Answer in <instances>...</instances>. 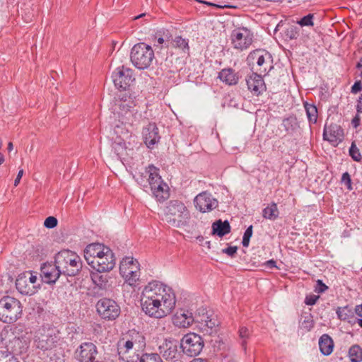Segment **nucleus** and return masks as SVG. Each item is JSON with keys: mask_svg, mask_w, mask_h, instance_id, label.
<instances>
[{"mask_svg": "<svg viewBox=\"0 0 362 362\" xmlns=\"http://www.w3.org/2000/svg\"><path fill=\"white\" fill-rule=\"evenodd\" d=\"M172 288L160 281L149 282L141 293L142 310L149 317L160 319L169 315L175 306Z\"/></svg>", "mask_w": 362, "mask_h": 362, "instance_id": "1", "label": "nucleus"}, {"mask_svg": "<svg viewBox=\"0 0 362 362\" xmlns=\"http://www.w3.org/2000/svg\"><path fill=\"white\" fill-rule=\"evenodd\" d=\"M112 112L114 117L124 125L137 126L142 118L141 112L138 109V103L136 96L125 93L115 98L112 105Z\"/></svg>", "mask_w": 362, "mask_h": 362, "instance_id": "2", "label": "nucleus"}, {"mask_svg": "<svg viewBox=\"0 0 362 362\" xmlns=\"http://www.w3.org/2000/svg\"><path fill=\"white\" fill-rule=\"evenodd\" d=\"M55 263L62 274L74 276L82 269L81 257L76 253L69 250L59 252L55 256Z\"/></svg>", "mask_w": 362, "mask_h": 362, "instance_id": "3", "label": "nucleus"}, {"mask_svg": "<svg viewBox=\"0 0 362 362\" xmlns=\"http://www.w3.org/2000/svg\"><path fill=\"white\" fill-rule=\"evenodd\" d=\"M23 306L16 298L4 296L0 300V320L11 324L16 322L22 315Z\"/></svg>", "mask_w": 362, "mask_h": 362, "instance_id": "4", "label": "nucleus"}, {"mask_svg": "<svg viewBox=\"0 0 362 362\" xmlns=\"http://www.w3.org/2000/svg\"><path fill=\"white\" fill-rule=\"evenodd\" d=\"M165 218L170 226L179 228L187 223L189 213L182 202L173 200L166 206Z\"/></svg>", "mask_w": 362, "mask_h": 362, "instance_id": "5", "label": "nucleus"}, {"mask_svg": "<svg viewBox=\"0 0 362 362\" xmlns=\"http://www.w3.org/2000/svg\"><path fill=\"white\" fill-rule=\"evenodd\" d=\"M130 59L139 69H145L151 66L154 59V52L150 45L144 42L135 45L131 51Z\"/></svg>", "mask_w": 362, "mask_h": 362, "instance_id": "6", "label": "nucleus"}, {"mask_svg": "<svg viewBox=\"0 0 362 362\" xmlns=\"http://www.w3.org/2000/svg\"><path fill=\"white\" fill-rule=\"evenodd\" d=\"M148 174V181L151 192L158 201H163L168 197L167 185L163 182L158 173V169L153 165H149L147 168Z\"/></svg>", "mask_w": 362, "mask_h": 362, "instance_id": "7", "label": "nucleus"}, {"mask_svg": "<svg viewBox=\"0 0 362 362\" xmlns=\"http://www.w3.org/2000/svg\"><path fill=\"white\" fill-rule=\"evenodd\" d=\"M119 273L130 286H134L140 276L139 264L132 257H125L119 264Z\"/></svg>", "mask_w": 362, "mask_h": 362, "instance_id": "8", "label": "nucleus"}, {"mask_svg": "<svg viewBox=\"0 0 362 362\" xmlns=\"http://www.w3.org/2000/svg\"><path fill=\"white\" fill-rule=\"evenodd\" d=\"M95 307L100 317L108 321L115 320L121 313L119 305L116 301L110 298H103L100 299Z\"/></svg>", "mask_w": 362, "mask_h": 362, "instance_id": "9", "label": "nucleus"}, {"mask_svg": "<svg viewBox=\"0 0 362 362\" xmlns=\"http://www.w3.org/2000/svg\"><path fill=\"white\" fill-rule=\"evenodd\" d=\"M253 33L246 27L234 29L230 35L233 47L243 51L249 48L253 42Z\"/></svg>", "mask_w": 362, "mask_h": 362, "instance_id": "10", "label": "nucleus"}, {"mask_svg": "<svg viewBox=\"0 0 362 362\" xmlns=\"http://www.w3.org/2000/svg\"><path fill=\"white\" fill-rule=\"evenodd\" d=\"M180 346L182 351L187 356H196L202 351L204 341L199 334L190 332L182 337Z\"/></svg>", "mask_w": 362, "mask_h": 362, "instance_id": "11", "label": "nucleus"}, {"mask_svg": "<svg viewBox=\"0 0 362 362\" xmlns=\"http://www.w3.org/2000/svg\"><path fill=\"white\" fill-rule=\"evenodd\" d=\"M113 134L112 148L118 156H122L127 148L126 143L134 137L126 127L119 126V124H116L114 127Z\"/></svg>", "mask_w": 362, "mask_h": 362, "instance_id": "12", "label": "nucleus"}, {"mask_svg": "<svg viewBox=\"0 0 362 362\" xmlns=\"http://www.w3.org/2000/svg\"><path fill=\"white\" fill-rule=\"evenodd\" d=\"M112 81L117 89L126 90L134 81L133 71L124 66H119L112 74Z\"/></svg>", "mask_w": 362, "mask_h": 362, "instance_id": "13", "label": "nucleus"}, {"mask_svg": "<svg viewBox=\"0 0 362 362\" xmlns=\"http://www.w3.org/2000/svg\"><path fill=\"white\" fill-rule=\"evenodd\" d=\"M249 59L252 62H256L259 67L258 71L261 73L269 72L272 68V55L262 49H256L252 52L249 55Z\"/></svg>", "mask_w": 362, "mask_h": 362, "instance_id": "14", "label": "nucleus"}, {"mask_svg": "<svg viewBox=\"0 0 362 362\" xmlns=\"http://www.w3.org/2000/svg\"><path fill=\"white\" fill-rule=\"evenodd\" d=\"M194 202L196 209L203 213L211 211L218 206V201L206 192L196 196Z\"/></svg>", "mask_w": 362, "mask_h": 362, "instance_id": "15", "label": "nucleus"}, {"mask_svg": "<svg viewBox=\"0 0 362 362\" xmlns=\"http://www.w3.org/2000/svg\"><path fill=\"white\" fill-rule=\"evenodd\" d=\"M98 261H90L91 267L99 273L111 271L115 266L116 259L112 250L103 255Z\"/></svg>", "mask_w": 362, "mask_h": 362, "instance_id": "16", "label": "nucleus"}, {"mask_svg": "<svg viewBox=\"0 0 362 362\" xmlns=\"http://www.w3.org/2000/svg\"><path fill=\"white\" fill-rule=\"evenodd\" d=\"M323 138L333 146H337L343 140V129L337 124L331 123L328 125L326 123L323 132Z\"/></svg>", "mask_w": 362, "mask_h": 362, "instance_id": "17", "label": "nucleus"}, {"mask_svg": "<svg viewBox=\"0 0 362 362\" xmlns=\"http://www.w3.org/2000/svg\"><path fill=\"white\" fill-rule=\"evenodd\" d=\"M97 354V347L91 342L83 343L75 353L76 358L79 362H92Z\"/></svg>", "mask_w": 362, "mask_h": 362, "instance_id": "18", "label": "nucleus"}, {"mask_svg": "<svg viewBox=\"0 0 362 362\" xmlns=\"http://www.w3.org/2000/svg\"><path fill=\"white\" fill-rule=\"evenodd\" d=\"M111 249L103 244L92 243L88 245L84 250V257L90 265V261H98Z\"/></svg>", "mask_w": 362, "mask_h": 362, "instance_id": "19", "label": "nucleus"}, {"mask_svg": "<svg viewBox=\"0 0 362 362\" xmlns=\"http://www.w3.org/2000/svg\"><path fill=\"white\" fill-rule=\"evenodd\" d=\"M41 277L42 281L46 284H54L62 274L60 269L57 267V264L54 262L44 263L41 266Z\"/></svg>", "mask_w": 362, "mask_h": 362, "instance_id": "20", "label": "nucleus"}, {"mask_svg": "<svg viewBox=\"0 0 362 362\" xmlns=\"http://www.w3.org/2000/svg\"><path fill=\"white\" fill-rule=\"evenodd\" d=\"M198 322L199 329L204 333V334L212 335L217 332V327L218 321L216 317L203 314L200 316L199 320H197Z\"/></svg>", "mask_w": 362, "mask_h": 362, "instance_id": "21", "label": "nucleus"}, {"mask_svg": "<svg viewBox=\"0 0 362 362\" xmlns=\"http://www.w3.org/2000/svg\"><path fill=\"white\" fill-rule=\"evenodd\" d=\"M142 136L148 148H152L160 139L158 128L155 123H149L143 127Z\"/></svg>", "mask_w": 362, "mask_h": 362, "instance_id": "22", "label": "nucleus"}, {"mask_svg": "<svg viewBox=\"0 0 362 362\" xmlns=\"http://www.w3.org/2000/svg\"><path fill=\"white\" fill-rule=\"evenodd\" d=\"M52 332V331L43 329V332L35 336L36 346L38 349L49 350L55 346L57 337Z\"/></svg>", "mask_w": 362, "mask_h": 362, "instance_id": "23", "label": "nucleus"}, {"mask_svg": "<svg viewBox=\"0 0 362 362\" xmlns=\"http://www.w3.org/2000/svg\"><path fill=\"white\" fill-rule=\"evenodd\" d=\"M194 320L192 313L189 310H178L173 317V325L180 328L190 327Z\"/></svg>", "mask_w": 362, "mask_h": 362, "instance_id": "24", "label": "nucleus"}, {"mask_svg": "<svg viewBox=\"0 0 362 362\" xmlns=\"http://www.w3.org/2000/svg\"><path fill=\"white\" fill-rule=\"evenodd\" d=\"M246 83L248 89L253 93V95H259L266 90L264 81L261 76L255 73H252L246 79Z\"/></svg>", "mask_w": 362, "mask_h": 362, "instance_id": "25", "label": "nucleus"}, {"mask_svg": "<svg viewBox=\"0 0 362 362\" xmlns=\"http://www.w3.org/2000/svg\"><path fill=\"white\" fill-rule=\"evenodd\" d=\"M158 351L165 359L172 360L176 357L177 354V342L171 339H165L159 346Z\"/></svg>", "mask_w": 362, "mask_h": 362, "instance_id": "26", "label": "nucleus"}, {"mask_svg": "<svg viewBox=\"0 0 362 362\" xmlns=\"http://www.w3.org/2000/svg\"><path fill=\"white\" fill-rule=\"evenodd\" d=\"M27 279L24 274H19L16 280V287L21 293L31 296L35 293L36 287L29 284Z\"/></svg>", "mask_w": 362, "mask_h": 362, "instance_id": "27", "label": "nucleus"}, {"mask_svg": "<svg viewBox=\"0 0 362 362\" xmlns=\"http://www.w3.org/2000/svg\"><path fill=\"white\" fill-rule=\"evenodd\" d=\"M134 349V346L132 344V341H129V339L126 337L122 338L121 340L118 341L117 344V351L119 356L125 360L127 362H134L133 358H129L125 355L130 352V351Z\"/></svg>", "mask_w": 362, "mask_h": 362, "instance_id": "28", "label": "nucleus"}, {"mask_svg": "<svg viewBox=\"0 0 362 362\" xmlns=\"http://www.w3.org/2000/svg\"><path fill=\"white\" fill-rule=\"evenodd\" d=\"M125 337L129 341L132 342V344L134 346V350H140L146 345L145 337L144 335L135 329L129 330Z\"/></svg>", "mask_w": 362, "mask_h": 362, "instance_id": "29", "label": "nucleus"}, {"mask_svg": "<svg viewBox=\"0 0 362 362\" xmlns=\"http://www.w3.org/2000/svg\"><path fill=\"white\" fill-rule=\"evenodd\" d=\"M218 78L229 86L237 84L239 80L237 74L230 68L222 69L218 74Z\"/></svg>", "mask_w": 362, "mask_h": 362, "instance_id": "30", "label": "nucleus"}, {"mask_svg": "<svg viewBox=\"0 0 362 362\" xmlns=\"http://www.w3.org/2000/svg\"><path fill=\"white\" fill-rule=\"evenodd\" d=\"M213 234L223 237L230 232V226L228 221L218 220L212 224Z\"/></svg>", "mask_w": 362, "mask_h": 362, "instance_id": "31", "label": "nucleus"}, {"mask_svg": "<svg viewBox=\"0 0 362 362\" xmlns=\"http://www.w3.org/2000/svg\"><path fill=\"white\" fill-rule=\"evenodd\" d=\"M319 346L321 353L325 356L329 355L334 347V343L332 338L328 334H323L319 340Z\"/></svg>", "mask_w": 362, "mask_h": 362, "instance_id": "32", "label": "nucleus"}, {"mask_svg": "<svg viewBox=\"0 0 362 362\" xmlns=\"http://www.w3.org/2000/svg\"><path fill=\"white\" fill-rule=\"evenodd\" d=\"M281 127H284L288 134H293L299 127V125L296 117L290 116L283 119Z\"/></svg>", "mask_w": 362, "mask_h": 362, "instance_id": "33", "label": "nucleus"}, {"mask_svg": "<svg viewBox=\"0 0 362 362\" xmlns=\"http://www.w3.org/2000/svg\"><path fill=\"white\" fill-rule=\"evenodd\" d=\"M279 211L277 205L274 202H272L262 211V216L269 220L274 221L279 217Z\"/></svg>", "mask_w": 362, "mask_h": 362, "instance_id": "34", "label": "nucleus"}, {"mask_svg": "<svg viewBox=\"0 0 362 362\" xmlns=\"http://www.w3.org/2000/svg\"><path fill=\"white\" fill-rule=\"evenodd\" d=\"M93 281L95 285L103 289H105L107 286V275L102 274L101 273H93L91 275Z\"/></svg>", "mask_w": 362, "mask_h": 362, "instance_id": "35", "label": "nucleus"}, {"mask_svg": "<svg viewBox=\"0 0 362 362\" xmlns=\"http://www.w3.org/2000/svg\"><path fill=\"white\" fill-rule=\"evenodd\" d=\"M304 107L306 111L308 119L310 123H316L317 119V109L313 105L305 103Z\"/></svg>", "mask_w": 362, "mask_h": 362, "instance_id": "36", "label": "nucleus"}, {"mask_svg": "<svg viewBox=\"0 0 362 362\" xmlns=\"http://www.w3.org/2000/svg\"><path fill=\"white\" fill-rule=\"evenodd\" d=\"M13 352L16 355H24L28 349V344L25 341L16 339L13 341Z\"/></svg>", "mask_w": 362, "mask_h": 362, "instance_id": "37", "label": "nucleus"}, {"mask_svg": "<svg viewBox=\"0 0 362 362\" xmlns=\"http://www.w3.org/2000/svg\"><path fill=\"white\" fill-rule=\"evenodd\" d=\"M349 356L351 362L362 361V349L358 345L352 346L349 351Z\"/></svg>", "mask_w": 362, "mask_h": 362, "instance_id": "38", "label": "nucleus"}, {"mask_svg": "<svg viewBox=\"0 0 362 362\" xmlns=\"http://www.w3.org/2000/svg\"><path fill=\"white\" fill-rule=\"evenodd\" d=\"M139 362H163V361L159 354L151 353L143 354L140 357Z\"/></svg>", "mask_w": 362, "mask_h": 362, "instance_id": "39", "label": "nucleus"}, {"mask_svg": "<svg viewBox=\"0 0 362 362\" xmlns=\"http://www.w3.org/2000/svg\"><path fill=\"white\" fill-rule=\"evenodd\" d=\"M337 314L341 320H349V317L353 315L351 310L347 307L338 308Z\"/></svg>", "mask_w": 362, "mask_h": 362, "instance_id": "40", "label": "nucleus"}, {"mask_svg": "<svg viewBox=\"0 0 362 362\" xmlns=\"http://www.w3.org/2000/svg\"><path fill=\"white\" fill-rule=\"evenodd\" d=\"M313 19H314V14L309 13L307 16L300 18L299 21H298L297 23L298 25H300L301 27H303V26L312 27L314 25Z\"/></svg>", "mask_w": 362, "mask_h": 362, "instance_id": "41", "label": "nucleus"}, {"mask_svg": "<svg viewBox=\"0 0 362 362\" xmlns=\"http://www.w3.org/2000/svg\"><path fill=\"white\" fill-rule=\"evenodd\" d=\"M0 362H19L13 354L8 351H0Z\"/></svg>", "mask_w": 362, "mask_h": 362, "instance_id": "42", "label": "nucleus"}, {"mask_svg": "<svg viewBox=\"0 0 362 362\" xmlns=\"http://www.w3.org/2000/svg\"><path fill=\"white\" fill-rule=\"evenodd\" d=\"M349 155L352 159L355 161H361L362 157L359 149L356 146L355 143L353 142L349 148Z\"/></svg>", "mask_w": 362, "mask_h": 362, "instance_id": "43", "label": "nucleus"}, {"mask_svg": "<svg viewBox=\"0 0 362 362\" xmlns=\"http://www.w3.org/2000/svg\"><path fill=\"white\" fill-rule=\"evenodd\" d=\"M285 35L291 40L297 39L299 36V29L296 26L291 25L286 29Z\"/></svg>", "mask_w": 362, "mask_h": 362, "instance_id": "44", "label": "nucleus"}, {"mask_svg": "<svg viewBox=\"0 0 362 362\" xmlns=\"http://www.w3.org/2000/svg\"><path fill=\"white\" fill-rule=\"evenodd\" d=\"M252 235V226H250L244 233L242 244L243 247H247L250 244V239Z\"/></svg>", "mask_w": 362, "mask_h": 362, "instance_id": "45", "label": "nucleus"}, {"mask_svg": "<svg viewBox=\"0 0 362 362\" xmlns=\"http://www.w3.org/2000/svg\"><path fill=\"white\" fill-rule=\"evenodd\" d=\"M174 46L182 49H188V42L187 40L182 38L180 36H176L173 40Z\"/></svg>", "mask_w": 362, "mask_h": 362, "instance_id": "46", "label": "nucleus"}, {"mask_svg": "<svg viewBox=\"0 0 362 362\" xmlns=\"http://www.w3.org/2000/svg\"><path fill=\"white\" fill-rule=\"evenodd\" d=\"M314 326V322L312 316L309 315L305 317V319L301 322V327L304 329L305 331H310Z\"/></svg>", "mask_w": 362, "mask_h": 362, "instance_id": "47", "label": "nucleus"}, {"mask_svg": "<svg viewBox=\"0 0 362 362\" xmlns=\"http://www.w3.org/2000/svg\"><path fill=\"white\" fill-rule=\"evenodd\" d=\"M250 332L245 327H242L239 329V337L242 339V346H245L246 344V339L249 338Z\"/></svg>", "mask_w": 362, "mask_h": 362, "instance_id": "48", "label": "nucleus"}, {"mask_svg": "<svg viewBox=\"0 0 362 362\" xmlns=\"http://www.w3.org/2000/svg\"><path fill=\"white\" fill-rule=\"evenodd\" d=\"M341 181L343 184H344L347 187L348 189H349V190L352 189L351 179V176L348 172H345L342 174Z\"/></svg>", "mask_w": 362, "mask_h": 362, "instance_id": "49", "label": "nucleus"}, {"mask_svg": "<svg viewBox=\"0 0 362 362\" xmlns=\"http://www.w3.org/2000/svg\"><path fill=\"white\" fill-rule=\"evenodd\" d=\"M57 225V219L54 216L47 217L45 222L44 226L47 228H53Z\"/></svg>", "mask_w": 362, "mask_h": 362, "instance_id": "50", "label": "nucleus"}, {"mask_svg": "<svg viewBox=\"0 0 362 362\" xmlns=\"http://www.w3.org/2000/svg\"><path fill=\"white\" fill-rule=\"evenodd\" d=\"M22 274L25 276V279H28L27 281H28L29 284L35 286V284H36L37 280L36 275L33 274V273L30 271L25 272Z\"/></svg>", "mask_w": 362, "mask_h": 362, "instance_id": "51", "label": "nucleus"}, {"mask_svg": "<svg viewBox=\"0 0 362 362\" xmlns=\"http://www.w3.org/2000/svg\"><path fill=\"white\" fill-rule=\"evenodd\" d=\"M319 298V296L316 295L307 296L305 299V303L308 305H313L316 303Z\"/></svg>", "mask_w": 362, "mask_h": 362, "instance_id": "52", "label": "nucleus"}, {"mask_svg": "<svg viewBox=\"0 0 362 362\" xmlns=\"http://www.w3.org/2000/svg\"><path fill=\"white\" fill-rule=\"evenodd\" d=\"M327 289H328V287L322 281V280H317V286L315 288V291L317 293H323Z\"/></svg>", "mask_w": 362, "mask_h": 362, "instance_id": "53", "label": "nucleus"}, {"mask_svg": "<svg viewBox=\"0 0 362 362\" xmlns=\"http://www.w3.org/2000/svg\"><path fill=\"white\" fill-rule=\"evenodd\" d=\"M238 247L236 246H230L223 250V252L227 254L230 257L234 256L237 252Z\"/></svg>", "mask_w": 362, "mask_h": 362, "instance_id": "54", "label": "nucleus"}, {"mask_svg": "<svg viewBox=\"0 0 362 362\" xmlns=\"http://www.w3.org/2000/svg\"><path fill=\"white\" fill-rule=\"evenodd\" d=\"M362 89V83L360 81H356L351 87V93H357Z\"/></svg>", "mask_w": 362, "mask_h": 362, "instance_id": "55", "label": "nucleus"}, {"mask_svg": "<svg viewBox=\"0 0 362 362\" xmlns=\"http://www.w3.org/2000/svg\"><path fill=\"white\" fill-rule=\"evenodd\" d=\"M140 18H144V21L145 22H148L151 20V16H150L149 14L144 13H141V14H139V15H138L136 16L133 17L132 20L133 21H136V20H139Z\"/></svg>", "mask_w": 362, "mask_h": 362, "instance_id": "56", "label": "nucleus"}, {"mask_svg": "<svg viewBox=\"0 0 362 362\" xmlns=\"http://www.w3.org/2000/svg\"><path fill=\"white\" fill-rule=\"evenodd\" d=\"M23 175V170H20L18 173V175H17L16 178L14 180V185L16 187L18 186V185L19 184L20 180H21Z\"/></svg>", "mask_w": 362, "mask_h": 362, "instance_id": "57", "label": "nucleus"}, {"mask_svg": "<svg viewBox=\"0 0 362 362\" xmlns=\"http://www.w3.org/2000/svg\"><path fill=\"white\" fill-rule=\"evenodd\" d=\"M266 266L268 267V268H276V263L274 260L273 259H270V260H268L265 263Z\"/></svg>", "mask_w": 362, "mask_h": 362, "instance_id": "58", "label": "nucleus"}, {"mask_svg": "<svg viewBox=\"0 0 362 362\" xmlns=\"http://www.w3.org/2000/svg\"><path fill=\"white\" fill-rule=\"evenodd\" d=\"M356 314L358 316L357 318H362V305L356 308Z\"/></svg>", "mask_w": 362, "mask_h": 362, "instance_id": "59", "label": "nucleus"}, {"mask_svg": "<svg viewBox=\"0 0 362 362\" xmlns=\"http://www.w3.org/2000/svg\"><path fill=\"white\" fill-rule=\"evenodd\" d=\"M352 124H354V126L355 127H356L358 124H359V118L358 117H354L353 119H352Z\"/></svg>", "mask_w": 362, "mask_h": 362, "instance_id": "60", "label": "nucleus"}, {"mask_svg": "<svg viewBox=\"0 0 362 362\" xmlns=\"http://www.w3.org/2000/svg\"><path fill=\"white\" fill-rule=\"evenodd\" d=\"M190 362H208V361L206 359L198 358H195V359L192 360Z\"/></svg>", "mask_w": 362, "mask_h": 362, "instance_id": "61", "label": "nucleus"}, {"mask_svg": "<svg viewBox=\"0 0 362 362\" xmlns=\"http://www.w3.org/2000/svg\"><path fill=\"white\" fill-rule=\"evenodd\" d=\"M355 322L358 323V325L362 327V318H356Z\"/></svg>", "mask_w": 362, "mask_h": 362, "instance_id": "62", "label": "nucleus"}, {"mask_svg": "<svg viewBox=\"0 0 362 362\" xmlns=\"http://www.w3.org/2000/svg\"><path fill=\"white\" fill-rule=\"evenodd\" d=\"M13 146L11 142H9L8 144V151H11L13 150Z\"/></svg>", "mask_w": 362, "mask_h": 362, "instance_id": "63", "label": "nucleus"}, {"mask_svg": "<svg viewBox=\"0 0 362 362\" xmlns=\"http://www.w3.org/2000/svg\"><path fill=\"white\" fill-rule=\"evenodd\" d=\"M158 44H163L164 42V39L163 37H158L157 40Z\"/></svg>", "mask_w": 362, "mask_h": 362, "instance_id": "64", "label": "nucleus"}]
</instances>
